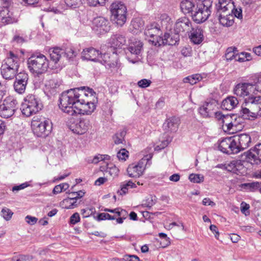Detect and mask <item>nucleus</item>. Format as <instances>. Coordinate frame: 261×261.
Returning <instances> with one entry per match:
<instances>
[{
    "label": "nucleus",
    "mask_w": 261,
    "mask_h": 261,
    "mask_svg": "<svg viewBox=\"0 0 261 261\" xmlns=\"http://www.w3.org/2000/svg\"><path fill=\"white\" fill-rule=\"evenodd\" d=\"M13 214V212L8 208H4L1 211V216L7 221L9 220Z\"/></svg>",
    "instance_id": "obj_51"
},
{
    "label": "nucleus",
    "mask_w": 261,
    "mask_h": 261,
    "mask_svg": "<svg viewBox=\"0 0 261 261\" xmlns=\"http://www.w3.org/2000/svg\"><path fill=\"white\" fill-rule=\"evenodd\" d=\"M116 216H111L108 213H100L97 216V220L98 221L105 220H115Z\"/></svg>",
    "instance_id": "obj_52"
},
{
    "label": "nucleus",
    "mask_w": 261,
    "mask_h": 261,
    "mask_svg": "<svg viewBox=\"0 0 261 261\" xmlns=\"http://www.w3.org/2000/svg\"><path fill=\"white\" fill-rule=\"evenodd\" d=\"M110 22L102 16L94 18L92 22V30L97 35L105 34L110 30Z\"/></svg>",
    "instance_id": "obj_16"
},
{
    "label": "nucleus",
    "mask_w": 261,
    "mask_h": 261,
    "mask_svg": "<svg viewBox=\"0 0 261 261\" xmlns=\"http://www.w3.org/2000/svg\"><path fill=\"white\" fill-rule=\"evenodd\" d=\"M181 53L185 57L190 56L192 54V48L190 46L184 47L181 50Z\"/></svg>",
    "instance_id": "obj_60"
},
{
    "label": "nucleus",
    "mask_w": 261,
    "mask_h": 261,
    "mask_svg": "<svg viewBox=\"0 0 261 261\" xmlns=\"http://www.w3.org/2000/svg\"><path fill=\"white\" fill-rule=\"evenodd\" d=\"M229 143V142L228 141V137L222 139L219 142V149L224 153L229 154V152H231V150L229 149L228 147Z\"/></svg>",
    "instance_id": "obj_37"
},
{
    "label": "nucleus",
    "mask_w": 261,
    "mask_h": 261,
    "mask_svg": "<svg viewBox=\"0 0 261 261\" xmlns=\"http://www.w3.org/2000/svg\"><path fill=\"white\" fill-rule=\"evenodd\" d=\"M31 126L34 133L38 137L47 136L52 129L51 121L44 117H34Z\"/></svg>",
    "instance_id": "obj_7"
},
{
    "label": "nucleus",
    "mask_w": 261,
    "mask_h": 261,
    "mask_svg": "<svg viewBox=\"0 0 261 261\" xmlns=\"http://www.w3.org/2000/svg\"><path fill=\"white\" fill-rule=\"evenodd\" d=\"M62 80L59 78H53L47 81L45 84V93L48 97L55 95L60 91Z\"/></svg>",
    "instance_id": "obj_18"
},
{
    "label": "nucleus",
    "mask_w": 261,
    "mask_h": 261,
    "mask_svg": "<svg viewBox=\"0 0 261 261\" xmlns=\"http://www.w3.org/2000/svg\"><path fill=\"white\" fill-rule=\"evenodd\" d=\"M254 91V87L253 84L247 83H240L238 84L233 89V93L238 97L244 99L246 103V100L247 98L252 97L253 96L252 93Z\"/></svg>",
    "instance_id": "obj_15"
},
{
    "label": "nucleus",
    "mask_w": 261,
    "mask_h": 261,
    "mask_svg": "<svg viewBox=\"0 0 261 261\" xmlns=\"http://www.w3.org/2000/svg\"><path fill=\"white\" fill-rule=\"evenodd\" d=\"M143 43L136 39H132L127 47V50L132 55L135 56V61H132L133 63L136 62L139 59V57L141 56V53L143 50Z\"/></svg>",
    "instance_id": "obj_19"
},
{
    "label": "nucleus",
    "mask_w": 261,
    "mask_h": 261,
    "mask_svg": "<svg viewBox=\"0 0 261 261\" xmlns=\"http://www.w3.org/2000/svg\"><path fill=\"white\" fill-rule=\"evenodd\" d=\"M234 17L229 13L228 14H220L219 16V22L224 27H230L234 22Z\"/></svg>",
    "instance_id": "obj_29"
},
{
    "label": "nucleus",
    "mask_w": 261,
    "mask_h": 261,
    "mask_svg": "<svg viewBox=\"0 0 261 261\" xmlns=\"http://www.w3.org/2000/svg\"><path fill=\"white\" fill-rule=\"evenodd\" d=\"M240 113L244 117V118L246 119L254 120L255 119L258 118L256 115H254L255 113L254 111H252L250 108L249 109L246 107H242Z\"/></svg>",
    "instance_id": "obj_30"
},
{
    "label": "nucleus",
    "mask_w": 261,
    "mask_h": 261,
    "mask_svg": "<svg viewBox=\"0 0 261 261\" xmlns=\"http://www.w3.org/2000/svg\"><path fill=\"white\" fill-rule=\"evenodd\" d=\"M105 171L112 177H115L118 176L119 170L115 165L111 164L108 166Z\"/></svg>",
    "instance_id": "obj_42"
},
{
    "label": "nucleus",
    "mask_w": 261,
    "mask_h": 261,
    "mask_svg": "<svg viewBox=\"0 0 261 261\" xmlns=\"http://www.w3.org/2000/svg\"><path fill=\"white\" fill-rule=\"evenodd\" d=\"M85 192L83 191H79L77 192H71V195H76L75 197H73L75 200L83 197L85 195Z\"/></svg>",
    "instance_id": "obj_63"
},
{
    "label": "nucleus",
    "mask_w": 261,
    "mask_h": 261,
    "mask_svg": "<svg viewBox=\"0 0 261 261\" xmlns=\"http://www.w3.org/2000/svg\"><path fill=\"white\" fill-rule=\"evenodd\" d=\"M28 186H29V184H28V182H25L23 184H21V185H20L19 186H14L12 188V191H13V192H14L15 191H18L19 190L23 189Z\"/></svg>",
    "instance_id": "obj_61"
},
{
    "label": "nucleus",
    "mask_w": 261,
    "mask_h": 261,
    "mask_svg": "<svg viewBox=\"0 0 261 261\" xmlns=\"http://www.w3.org/2000/svg\"><path fill=\"white\" fill-rule=\"evenodd\" d=\"M121 190L119 192L120 195L125 194L129 189L134 188L136 187V184L132 180L124 181L121 183Z\"/></svg>",
    "instance_id": "obj_33"
},
{
    "label": "nucleus",
    "mask_w": 261,
    "mask_h": 261,
    "mask_svg": "<svg viewBox=\"0 0 261 261\" xmlns=\"http://www.w3.org/2000/svg\"><path fill=\"white\" fill-rule=\"evenodd\" d=\"M201 2L199 4V9L193 16V20L197 23L205 21L211 14L210 8L212 4L210 0H198Z\"/></svg>",
    "instance_id": "obj_14"
},
{
    "label": "nucleus",
    "mask_w": 261,
    "mask_h": 261,
    "mask_svg": "<svg viewBox=\"0 0 261 261\" xmlns=\"http://www.w3.org/2000/svg\"><path fill=\"white\" fill-rule=\"evenodd\" d=\"M202 79V77L200 74H195L184 78L183 81L185 83H190L191 85H194L200 81Z\"/></svg>",
    "instance_id": "obj_38"
},
{
    "label": "nucleus",
    "mask_w": 261,
    "mask_h": 261,
    "mask_svg": "<svg viewBox=\"0 0 261 261\" xmlns=\"http://www.w3.org/2000/svg\"><path fill=\"white\" fill-rule=\"evenodd\" d=\"M109 0H87L88 4L91 6H97L98 5L103 6L106 2Z\"/></svg>",
    "instance_id": "obj_55"
},
{
    "label": "nucleus",
    "mask_w": 261,
    "mask_h": 261,
    "mask_svg": "<svg viewBox=\"0 0 261 261\" xmlns=\"http://www.w3.org/2000/svg\"><path fill=\"white\" fill-rule=\"evenodd\" d=\"M216 105L212 103H205L199 108V113L203 117H210L213 113Z\"/></svg>",
    "instance_id": "obj_28"
},
{
    "label": "nucleus",
    "mask_w": 261,
    "mask_h": 261,
    "mask_svg": "<svg viewBox=\"0 0 261 261\" xmlns=\"http://www.w3.org/2000/svg\"><path fill=\"white\" fill-rule=\"evenodd\" d=\"M69 185L67 183L60 184L54 187L53 190V193L54 194H58L67 190L69 188Z\"/></svg>",
    "instance_id": "obj_45"
},
{
    "label": "nucleus",
    "mask_w": 261,
    "mask_h": 261,
    "mask_svg": "<svg viewBox=\"0 0 261 261\" xmlns=\"http://www.w3.org/2000/svg\"><path fill=\"white\" fill-rule=\"evenodd\" d=\"M63 202L65 204L64 208L66 209H72L77 206L76 201L73 197H69L64 199Z\"/></svg>",
    "instance_id": "obj_40"
},
{
    "label": "nucleus",
    "mask_w": 261,
    "mask_h": 261,
    "mask_svg": "<svg viewBox=\"0 0 261 261\" xmlns=\"http://www.w3.org/2000/svg\"><path fill=\"white\" fill-rule=\"evenodd\" d=\"M90 127V121L88 119H81L72 128V131L77 134H84Z\"/></svg>",
    "instance_id": "obj_24"
},
{
    "label": "nucleus",
    "mask_w": 261,
    "mask_h": 261,
    "mask_svg": "<svg viewBox=\"0 0 261 261\" xmlns=\"http://www.w3.org/2000/svg\"><path fill=\"white\" fill-rule=\"evenodd\" d=\"M109 43L114 48H120L125 44L126 39L123 35L116 34L111 37Z\"/></svg>",
    "instance_id": "obj_26"
},
{
    "label": "nucleus",
    "mask_w": 261,
    "mask_h": 261,
    "mask_svg": "<svg viewBox=\"0 0 261 261\" xmlns=\"http://www.w3.org/2000/svg\"><path fill=\"white\" fill-rule=\"evenodd\" d=\"M96 93L92 89L81 87L63 92L60 97L59 107L69 115H90L96 108Z\"/></svg>",
    "instance_id": "obj_1"
},
{
    "label": "nucleus",
    "mask_w": 261,
    "mask_h": 261,
    "mask_svg": "<svg viewBox=\"0 0 261 261\" xmlns=\"http://www.w3.org/2000/svg\"><path fill=\"white\" fill-rule=\"evenodd\" d=\"M17 100L12 96H8L0 105V116L8 118L12 116L17 108Z\"/></svg>",
    "instance_id": "obj_13"
},
{
    "label": "nucleus",
    "mask_w": 261,
    "mask_h": 261,
    "mask_svg": "<svg viewBox=\"0 0 261 261\" xmlns=\"http://www.w3.org/2000/svg\"><path fill=\"white\" fill-rule=\"evenodd\" d=\"M33 259V257L32 255H21L16 259L13 258L11 261H31Z\"/></svg>",
    "instance_id": "obj_57"
},
{
    "label": "nucleus",
    "mask_w": 261,
    "mask_h": 261,
    "mask_svg": "<svg viewBox=\"0 0 261 261\" xmlns=\"http://www.w3.org/2000/svg\"><path fill=\"white\" fill-rule=\"evenodd\" d=\"M246 159L252 164L261 163V144L256 145L246 152Z\"/></svg>",
    "instance_id": "obj_20"
},
{
    "label": "nucleus",
    "mask_w": 261,
    "mask_h": 261,
    "mask_svg": "<svg viewBox=\"0 0 261 261\" xmlns=\"http://www.w3.org/2000/svg\"><path fill=\"white\" fill-rule=\"evenodd\" d=\"M128 152L124 148L120 149L117 154L119 160L125 161L128 156Z\"/></svg>",
    "instance_id": "obj_54"
},
{
    "label": "nucleus",
    "mask_w": 261,
    "mask_h": 261,
    "mask_svg": "<svg viewBox=\"0 0 261 261\" xmlns=\"http://www.w3.org/2000/svg\"><path fill=\"white\" fill-rule=\"evenodd\" d=\"M110 8L113 20L118 25L122 26L126 21L127 9L124 4L116 1L111 4Z\"/></svg>",
    "instance_id": "obj_9"
},
{
    "label": "nucleus",
    "mask_w": 261,
    "mask_h": 261,
    "mask_svg": "<svg viewBox=\"0 0 261 261\" xmlns=\"http://www.w3.org/2000/svg\"><path fill=\"white\" fill-rule=\"evenodd\" d=\"M43 107L40 99L35 95L29 94L24 99L21 106L22 114L27 116L36 114Z\"/></svg>",
    "instance_id": "obj_6"
},
{
    "label": "nucleus",
    "mask_w": 261,
    "mask_h": 261,
    "mask_svg": "<svg viewBox=\"0 0 261 261\" xmlns=\"http://www.w3.org/2000/svg\"><path fill=\"white\" fill-rule=\"evenodd\" d=\"M250 103V109L254 111L257 118L261 117V96H253L246 100V103Z\"/></svg>",
    "instance_id": "obj_22"
},
{
    "label": "nucleus",
    "mask_w": 261,
    "mask_h": 261,
    "mask_svg": "<svg viewBox=\"0 0 261 261\" xmlns=\"http://www.w3.org/2000/svg\"><path fill=\"white\" fill-rule=\"evenodd\" d=\"M12 4L11 0H1L0 7V23L1 25H6L17 23L18 17L11 11L9 7Z\"/></svg>",
    "instance_id": "obj_8"
},
{
    "label": "nucleus",
    "mask_w": 261,
    "mask_h": 261,
    "mask_svg": "<svg viewBox=\"0 0 261 261\" xmlns=\"http://www.w3.org/2000/svg\"><path fill=\"white\" fill-rule=\"evenodd\" d=\"M191 27V22L189 19L186 17H183L178 19L174 26V32L176 35L188 31Z\"/></svg>",
    "instance_id": "obj_21"
},
{
    "label": "nucleus",
    "mask_w": 261,
    "mask_h": 261,
    "mask_svg": "<svg viewBox=\"0 0 261 261\" xmlns=\"http://www.w3.org/2000/svg\"><path fill=\"white\" fill-rule=\"evenodd\" d=\"M189 38L194 44H200L204 39L202 29L198 28L193 29L189 35Z\"/></svg>",
    "instance_id": "obj_25"
},
{
    "label": "nucleus",
    "mask_w": 261,
    "mask_h": 261,
    "mask_svg": "<svg viewBox=\"0 0 261 261\" xmlns=\"http://www.w3.org/2000/svg\"><path fill=\"white\" fill-rule=\"evenodd\" d=\"M124 260L125 261H140L139 257L135 255H126Z\"/></svg>",
    "instance_id": "obj_64"
},
{
    "label": "nucleus",
    "mask_w": 261,
    "mask_h": 261,
    "mask_svg": "<svg viewBox=\"0 0 261 261\" xmlns=\"http://www.w3.org/2000/svg\"><path fill=\"white\" fill-rule=\"evenodd\" d=\"M228 140L229 142V144H228L229 149L231 150V152H229V154H234L239 152V149H238L234 136L228 137Z\"/></svg>",
    "instance_id": "obj_39"
},
{
    "label": "nucleus",
    "mask_w": 261,
    "mask_h": 261,
    "mask_svg": "<svg viewBox=\"0 0 261 261\" xmlns=\"http://www.w3.org/2000/svg\"><path fill=\"white\" fill-rule=\"evenodd\" d=\"M15 77V81L13 84L15 91L18 94L24 93L28 83V74L25 72H20Z\"/></svg>",
    "instance_id": "obj_17"
},
{
    "label": "nucleus",
    "mask_w": 261,
    "mask_h": 261,
    "mask_svg": "<svg viewBox=\"0 0 261 261\" xmlns=\"http://www.w3.org/2000/svg\"><path fill=\"white\" fill-rule=\"evenodd\" d=\"M236 143L237 144L239 152L247 148L251 143V137L247 134H241L234 136Z\"/></svg>",
    "instance_id": "obj_23"
},
{
    "label": "nucleus",
    "mask_w": 261,
    "mask_h": 261,
    "mask_svg": "<svg viewBox=\"0 0 261 261\" xmlns=\"http://www.w3.org/2000/svg\"><path fill=\"white\" fill-rule=\"evenodd\" d=\"M144 35L149 37L148 41L155 46H161L163 44V38L161 36L162 31L156 23L148 25L145 28Z\"/></svg>",
    "instance_id": "obj_11"
},
{
    "label": "nucleus",
    "mask_w": 261,
    "mask_h": 261,
    "mask_svg": "<svg viewBox=\"0 0 261 261\" xmlns=\"http://www.w3.org/2000/svg\"><path fill=\"white\" fill-rule=\"evenodd\" d=\"M254 84H253L255 89L257 91L261 92V73L255 75L253 77Z\"/></svg>",
    "instance_id": "obj_48"
},
{
    "label": "nucleus",
    "mask_w": 261,
    "mask_h": 261,
    "mask_svg": "<svg viewBox=\"0 0 261 261\" xmlns=\"http://www.w3.org/2000/svg\"><path fill=\"white\" fill-rule=\"evenodd\" d=\"M152 158V155L146 154L143 158L137 163H132L130 164L127 168V175L130 177H139L141 176L148 163L150 165L149 161Z\"/></svg>",
    "instance_id": "obj_10"
},
{
    "label": "nucleus",
    "mask_w": 261,
    "mask_h": 261,
    "mask_svg": "<svg viewBox=\"0 0 261 261\" xmlns=\"http://www.w3.org/2000/svg\"><path fill=\"white\" fill-rule=\"evenodd\" d=\"M163 149V142L162 141L159 145L153 144L149 146L146 149V151L148 152V154H151L152 155V151L159 152Z\"/></svg>",
    "instance_id": "obj_46"
},
{
    "label": "nucleus",
    "mask_w": 261,
    "mask_h": 261,
    "mask_svg": "<svg viewBox=\"0 0 261 261\" xmlns=\"http://www.w3.org/2000/svg\"><path fill=\"white\" fill-rule=\"evenodd\" d=\"M217 6L219 10L225 12L232 7L231 0H219Z\"/></svg>",
    "instance_id": "obj_34"
},
{
    "label": "nucleus",
    "mask_w": 261,
    "mask_h": 261,
    "mask_svg": "<svg viewBox=\"0 0 261 261\" xmlns=\"http://www.w3.org/2000/svg\"><path fill=\"white\" fill-rule=\"evenodd\" d=\"M194 6V4L189 0L183 1L180 4L181 10L185 14L192 12Z\"/></svg>",
    "instance_id": "obj_31"
},
{
    "label": "nucleus",
    "mask_w": 261,
    "mask_h": 261,
    "mask_svg": "<svg viewBox=\"0 0 261 261\" xmlns=\"http://www.w3.org/2000/svg\"><path fill=\"white\" fill-rule=\"evenodd\" d=\"M178 40L177 36H171L170 34H166L164 35V45L168 44L173 45L175 44Z\"/></svg>",
    "instance_id": "obj_43"
},
{
    "label": "nucleus",
    "mask_w": 261,
    "mask_h": 261,
    "mask_svg": "<svg viewBox=\"0 0 261 261\" xmlns=\"http://www.w3.org/2000/svg\"><path fill=\"white\" fill-rule=\"evenodd\" d=\"M49 53L51 61L54 63L52 69L56 72L60 71L63 67V64L61 61L63 54L68 59H73L77 55V51L72 46L66 48L64 51L59 47L51 48L49 49Z\"/></svg>",
    "instance_id": "obj_3"
},
{
    "label": "nucleus",
    "mask_w": 261,
    "mask_h": 261,
    "mask_svg": "<svg viewBox=\"0 0 261 261\" xmlns=\"http://www.w3.org/2000/svg\"><path fill=\"white\" fill-rule=\"evenodd\" d=\"M25 221L26 222L31 224V225H33L34 224H35L37 221V219L36 218V217H32V216H27L26 217H25Z\"/></svg>",
    "instance_id": "obj_62"
},
{
    "label": "nucleus",
    "mask_w": 261,
    "mask_h": 261,
    "mask_svg": "<svg viewBox=\"0 0 261 261\" xmlns=\"http://www.w3.org/2000/svg\"><path fill=\"white\" fill-rule=\"evenodd\" d=\"M19 67V59L16 54L9 51L6 58L2 61L1 72L6 80H12L17 75Z\"/></svg>",
    "instance_id": "obj_2"
},
{
    "label": "nucleus",
    "mask_w": 261,
    "mask_h": 261,
    "mask_svg": "<svg viewBox=\"0 0 261 261\" xmlns=\"http://www.w3.org/2000/svg\"><path fill=\"white\" fill-rule=\"evenodd\" d=\"M65 3L67 7L75 9L82 4V0H65Z\"/></svg>",
    "instance_id": "obj_47"
},
{
    "label": "nucleus",
    "mask_w": 261,
    "mask_h": 261,
    "mask_svg": "<svg viewBox=\"0 0 261 261\" xmlns=\"http://www.w3.org/2000/svg\"><path fill=\"white\" fill-rule=\"evenodd\" d=\"M239 103L238 99L234 96H229L224 99L221 107L223 109L230 111L233 109Z\"/></svg>",
    "instance_id": "obj_27"
},
{
    "label": "nucleus",
    "mask_w": 261,
    "mask_h": 261,
    "mask_svg": "<svg viewBox=\"0 0 261 261\" xmlns=\"http://www.w3.org/2000/svg\"><path fill=\"white\" fill-rule=\"evenodd\" d=\"M27 64L30 71L37 75L45 73L49 66L47 58L41 53L32 55L28 59Z\"/></svg>",
    "instance_id": "obj_5"
},
{
    "label": "nucleus",
    "mask_w": 261,
    "mask_h": 261,
    "mask_svg": "<svg viewBox=\"0 0 261 261\" xmlns=\"http://www.w3.org/2000/svg\"><path fill=\"white\" fill-rule=\"evenodd\" d=\"M227 115H224L221 112H217L215 114L216 119L218 121L219 123L222 126V128L224 126V119L227 117Z\"/></svg>",
    "instance_id": "obj_53"
},
{
    "label": "nucleus",
    "mask_w": 261,
    "mask_h": 261,
    "mask_svg": "<svg viewBox=\"0 0 261 261\" xmlns=\"http://www.w3.org/2000/svg\"><path fill=\"white\" fill-rule=\"evenodd\" d=\"M82 58L83 60L99 62L110 68L116 67L118 64L117 61L115 62L110 61L108 54H101L99 50L93 47L84 49L82 52Z\"/></svg>",
    "instance_id": "obj_4"
},
{
    "label": "nucleus",
    "mask_w": 261,
    "mask_h": 261,
    "mask_svg": "<svg viewBox=\"0 0 261 261\" xmlns=\"http://www.w3.org/2000/svg\"><path fill=\"white\" fill-rule=\"evenodd\" d=\"M238 50L233 47H228L226 51L225 58L227 60L236 61Z\"/></svg>",
    "instance_id": "obj_35"
},
{
    "label": "nucleus",
    "mask_w": 261,
    "mask_h": 261,
    "mask_svg": "<svg viewBox=\"0 0 261 261\" xmlns=\"http://www.w3.org/2000/svg\"><path fill=\"white\" fill-rule=\"evenodd\" d=\"M125 135L126 132L124 130H121L117 133L113 137L114 143L116 144L123 143Z\"/></svg>",
    "instance_id": "obj_41"
},
{
    "label": "nucleus",
    "mask_w": 261,
    "mask_h": 261,
    "mask_svg": "<svg viewBox=\"0 0 261 261\" xmlns=\"http://www.w3.org/2000/svg\"><path fill=\"white\" fill-rule=\"evenodd\" d=\"M189 178L190 180L194 183H200L203 181L204 177L202 175L197 174H191Z\"/></svg>",
    "instance_id": "obj_50"
},
{
    "label": "nucleus",
    "mask_w": 261,
    "mask_h": 261,
    "mask_svg": "<svg viewBox=\"0 0 261 261\" xmlns=\"http://www.w3.org/2000/svg\"><path fill=\"white\" fill-rule=\"evenodd\" d=\"M244 127L242 118L235 115H227L224 119L223 129L229 134H236L241 131Z\"/></svg>",
    "instance_id": "obj_12"
},
{
    "label": "nucleus",
    "mask_w": 261,
    "mask_h": 261,
    "mask_svg": "<svg viewBox=\"0 0 261 261\" xmlns=\"http://www.w3.org/2000/svg\"><path fill=\"white\" fill-rule=\"evenodd\" d=\"M251 59V56L250 53L246 52H242L241 53H239L238 52L236 61H239L240 62H244L247 61H249Z\"/></svg>",
    "instance_id": "obj_44"
},
{
    "label": "nucleus",
    "mask_w": 261,
    "mask_h": 261,
    "mask_svg": "<svg viewBox=\"0 0 261 261\" xmlns=\"http://www.w3.org/2000/svg\"><path fill=\"white\" fill-rule=\"evenodd\" d=\"M144 26V22L140 18H135L132 20L131 27H132L135 31L134 33H137L138 31H141Z\"/></svg>",
    "instance_id": "obj_36"
},
{
    "label": "nucleus",
    "mask_w": 261,
    "mask_h": 261,
    "mask_svg": "<svg viewBox=\"0 0 261 261\" xmlns=\"http://www.w3.org/2000/svg\"><path fill=\"white\" fill-rule=\"evenodd\" d=\"M241 187L244 189L253 191L259 188V184L258 182L245 183L242 184Z\"/></svg>",
    "instance_id": "obj_49"
},
{
    "label": "nucleus",
    "mask_w": 261,
    "mask_h": 261,
    "mask_svg": "<svg viewBox=\"0 0 261 261\" xmlns=\"http://www.w3.org/2000/svg\"><path fill=\"white\" fill-rule=\"evenodd\" d=\"M167 127L170 131H175L178 127L180 123L179 118L173 117L167 120Z\"/></svg>",
    "instance_id": "obj_32"
},
{
    "label": "nucleus",
    "mask_w": 261,
    "mask_h": 261,
    "mask_svg": "<svg viewBox=\"0 0 261 261\" xmlns=\"http://www.w3.org/2000/svg\"><path fill=\"white\" fill-rule=\"evenodd\" d=\"M80 221V215L77 213H74L70 218V222L71 224H75Z\"/></svg>",
    "instance_id": "obj_59"
},
{
    "label": "nucleus",
    "mask_w": 261,
    "mask_h": 261,
    "mask_svg": "<svg viewBox=\"0 0 261 261\" xmlns=\"http://www.w3.org/2000/svg\"><path fill=\"white\" fill-rule=\"evenodd\" d=\"M250 206L248 204L245 202H242L241 204V212L244 214L246 216L249 215V209Z\"/></svg>",
    "instance_id": "obj_58"
},
{
    "label": "nucleus",
    "mask_w": 261,
    "mask_h": 261,
    "mask_svg": "<svg viewBox=\"0 0 261 261\" xmlns=\"http://www.w3.org/2000/svg\"><path fill=\"white\" fill-rule=\"evenodd\" d=\"M151 83V81L150 80L144 79L140 80L138 82V86L142 88H145L149 87Z\"/></svg>",
    "instance_id": "obj_56"
}]
</instances>
